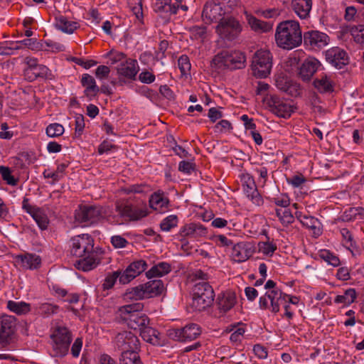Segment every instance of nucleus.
<instances>
[{
  "label": "nucleus",
  "mask_w": 364,
  "mask_h": 364,
  "mask_svg": "<svg viewBox=\"0 0 364 364\" xmlns=\"http://www.w3.org/2000/svg\"><path fill=\"white\" fill-rule=\"evenodd\" d=\"M292 9L296 15L301 19L309 16L312 8V0H293Z\"/></svg>",
  "instance_id": "nucleus-36"
},
{
  "label": "nucleus",
  "mask_w": 364,
  "mask_h": 364,
  "mask_svg": "<svg viewBox=\"0 0 364 364\" xmlns=\"http://www.w3.org/2000/svg\"><path fill=\"white\" fill-rule=\"evenodd\" d=\"M36 314L43 316H48L57 312L58 307L49 303H38L34 306Z\"/></svg>",
  "instance_id": "nucleus-46"
},
{
  "label": "nucleus",
  "mask_w": 364,
  "mask_h": 364,
  "mask_svg": "<svg viewBox=\"0 0 364 364\" xmlns=\"http://www.w3.org/2000/svg\"><path fill=\"white\" fill-rule=\"evenodd\" d=\"M357 294L355 289L350 288L345 291L343 295H338L334 299L336 304H342L344 306H348L353 304L356 299Z\"/></svg>",
  "instance_id": "nucleus-42"
},
{
  "label": "nucleus",
  "mask_w": 364,
  "mask_h": 364,
  "mask_svg": "<svg viewBox=\"0 0 364 364\" xmlns=\"http://www.w3.org/2000/svg\"><path fill=\"white\" fill-rule=\"evenodd\" d=\"M319 257L328 264L333 267H339L341 261L339 257L328 250H321L318 252Z\"/></svg>",
  "instance_id": "nucleus-47"
},
{
  "label": "nucleus",
  "mask_w": 364,
  "mask_h": 364,
  "mask_svg": "<svg viewBox=\"0 0 364 364\" xmlns=\"http://www.w3.org/2000/svg\"><path fill=\"white\" fill-rule=\"evenodd\" d=\"M143 307L141 303L124 305L119 309V314L130 328L141 331L149 324V317L142 312Z\"/></svg>",
  "instance_id": "nucleus-4"
},
{
  "label": "nucleus",
  "mask_w": 364,
  "mask_h": 364,
  "mask_svg": "<svg viewBox=\"0 0 364 364\" xmlns=\"http://www.w3.org/2000/svg\"><path fill=\"white\" fill-rule=\"evenodd\" d=\"M237 302L236 294L231 291H226L219 294L216 298L215 304L220 312L227 313Z\"/></svg>",
  "instance_id": "nucleus-27"
},
{
  "label": "nucleus",
  "mask_w": 364,
  "mask_h": 364,
  "mask_svg": "<svg viewBox=\"0 0 364 364\" xmlns=\"http://www.w3.org/2000/svg\"><path fill=\"white\" fill-rule=\"evenodd\" d=\"M139 70V67L137 60L127 58L119 65L117 71L120 76H123L129 80H135Z\"/></svg>",
  "instance_id": "nucleus-29"
},
{
  "label": "nucleus",
  "mask_w": 364,
  "mask_h": 364,
  "mask_svg": "<svg viewBox=\"0 0 364 364\" xmlns=\"http://www.w3.org/2000/svg\"><path fill=\"white\" fill-rule=\"evenodd\" d=\"M114 210L116 214L109 215L108 220L115 225H121L127 221H137L148 215L145 204L133 203L130 199L117 201Z\"/></svg>",
  "instance_id": "nucleus-2"
},
{
  "label": "nucleus",
  "mask_w": 364,
  "mask_h": 364,
  "mask_svg": "<svg viewBox=\"0 0 364 364\" xmlns=\"http://www.w3.org/2000/svg\"><path fill=\"white\" fill-rule=\"evenodd\" d=\"M246 57L244 53L236 50H223L215 55L212 60L217 69H241L245 66Z\"/></svg>",
  "instance_id": "nucleus-5"
},
{
  "label": "nucleus",
  "mask_w": 364,
  "mask_h": 364,
  "mask_svg": "<svg viewBox=\"0 0 364 364\" xmlns=\"http://www.w3.org/2000/svg\"><path fill=\"white\" fill-rule=\"evenodd\" d=\"M195 169L194 164L187 161H181L178 164V171L186 173L191 174Z\"/></svg>",
  "instance_id": "nucleus-64"
},
{
  "label": "nucleus",
  "mask_w": 364,
  "mask_h": 364,
  "mask_svg": "<svg viewBox=\"0 0 364 364\" xmlns=\"http://www.w3.org/2000/svg\"><path fill=\"white\" fill-rule=\"evenodd\" d=\"M12 216L7 205L0 198V220L9 222Z\"/></svg>",
  "instance_id": "nucleus-60"
},
{
  "label": "nucleus",
  "mask_w": 364,
  "mask_h": 364,
  "mask_svg": "<svg viewBox=\"0 0 364 364\" xmlns=\"http://www.w3.org/2000/svg\"><path fill=\"white\" fill-rule=\"evenodd\" d=\"M64 131L65 129L62 124L53 123L46 127V132L49 137H58L64 133Z\"/></svg>",
  "instance_id": "nucleus-54"
},
{
  "label": "nucleus",
  "mask_w": 364,
  "mask_h": 364,
  "mask_svg": "<svg viewBox=\"0 0 364 364\" xmlns=\"http://www.w3.org/2000/svg\"><path fill=\"white\" fill-rule=\"evenodd\" d=\"M106 58L109 59V61L111 65H114L117 63H120V64L122 62H124L126 59H127L126 55L119 51L117 50H110L106 54Z\"/></svg>",
  "instance_id": "nucleus-55"
},
{
  "label": "nucleus",
  "mask_w": 364,
  "mask_h": 364,
  "mask_svg": "<svg viewBox=\"0 0 364 364\" xmlns=\"http://www.w3.org/2000/svg\"><path fill=\"white\" fill-rule=\"evenodd\" d=\"M139 333L141 337L144 341L153 346H162L164 343V340L161 338V334L159 331L149 325L141 330Z\"/></svg>",
  "instance_id": "nucleus-35"
},
{
  "label": "nucleus",
  "mask_w": 364,
  "mask_h": 364,
  "mask_svg": "<svg viewBox=\"0 0 364 364\" xmlns=\"http://www.w3.org/2000/svg\"><path fill=\"white\" fill-rule=\"evenodd\" d=\"M34 72L37 75V77H41L46 79H51L52 73L49 68L43 65H38L35 68Z\"/></svg>",
  "instance_id": "nucleus-62"
},
{
  "label": "nucleus",
  "mask_w": 364,
  "mask_h": 364,
  "mask_svg": "<svg viewBox=\"0 0 364 364\" xmlns=\"http://www.w3.org/2000/svg\"><path fill=\"white\" fill-rule=\"evenodd\" d=\"M314 87L320 93H331L334 90V82L331 75L321 73L314 80Z\"/></svg>",
  "instance_id": "nucleus-34"
},
{
  "label": "nucleus",
  "mask_w": 364,
  "mask_h": 364,
  "mask_svg": "<svg viewBox=\"0 0 364 364\" xmlns=\"http://www.w3.org/2000/svg\"><path fill=\"white\" fill-rule=\"evenodd\" d=\"M121 272L116 271L112 273H109L105 277L103 280L102 287L103 290H109L112 289L115 284L117 279H119V277L121 276Z\"/></svg>",
  "instance_id": "nucleus-52"
},
{
  "label": "nucleus",
  "mask_w": 364,
  "mask_h": 364,
  "mask_svg": "<svg viewBox=\"0 0 364 364\" xmlns=\"http://www.w3.org/2000/svg\"><path fill=\"white\" fill-rule=\"evenodd\" d=\"M178 66L182 75H188L191 68L188 57L186 55H181L178 60Z\"/></svg>",
  "instance_id": "nucleus-56"
},
{
  "label": "nucleus",
  "mask_w": 364,
  "mask_h": 364,
  "mask_svg": "<svg viewBox=\"0 0 364 364\" xmlns=\"http://www.w3.org/2000/svg\"><path fill=\"white\" fill-rule=\"evenodd\" d=\"M0 174L2 179L10 186H16L18 183V180L14 178L11 174V169L4 166H0Z\"/></svg>",
  "instance_id": "nucleus-53"
},
{
  "label": "nucleus",
  "mask_w": 364,
  "mask_h": 364,
  "mask_svg": "<svg viewBox=\"0 0 364 364\" xmlns=\"http://www.w3.org/2000/svg\"><path fill=\"white\" fill-rule=\"evenodd\" d=\"M277 46L282 48L291 50L302 42L301 31L296 21H285L278 24L275 32Z\"/></svg>",
  "instance_id": "nucleus-3"
},
{
  "label": "nucleus",
  "mask_w": 364,
  "mask_h": 364,
  "mask_svg": "<svg viewBox=\"0 0 364 364\" xmlns=\"http://www.w3.org/2000/svg\"><path fill=\"white\" fill-rule=\"evenodd\" d=\"M55 26L57 29L69 34L73 33L79 26L77 22L69 21L62 15L55 17Z\"/></svg>",
  "instance_id": "nucleus-38"
},
{
  "label": "nucleus",
  "mask_w": 364,
  "mask_h": 364,
  "mask_svg": "<svg viewBox=\"0 0 364 364\" xmlns=\"http://www.w3.org/2000/svg\"><path fill=\"white\" fill-rule=\"evenodd\" d=\"M225 11L220 4L208 2L205 4L202 18L205 23L210 24L213 22L221 21L225 18Z\"/></svg>",
  "instance_id": "nucleus-20"
},
{
  "label": "nucleus",
  "mask_w": 364,
  "mask_h": 364,
  "mask_svg": "<svg viewBox=\"0 0 364 364\" xmlns=\"http://www.w3.org/2000/svg\"><path fill=\"white\" fill-rule=\"evenodd\" d=\"M103 217L104 212L102 208L96 205H80L75 212L76 222L83 226L97 223Z\"/></svg>",
  "instance_id": "nucleus-10"
},
{
  "label": "nucleus",
  "mask_w": 364,
  "mask_h": 364,
  "mask_svg": "<svg viewBox=\"0 0 364 364\" xmlns=\"http://www.w3.org/2000/svg\"><path fill=\"white\" fill-rule=\"evenodd\" d=\"M240 178L243 192L248 199L256 205H262L264 200L259 193L254 177L249 173H242Z\"/></svg>",
  "instance_id": "nucleus-14"
},
{
  "label": "nucleus",
  "mask_w": 364,
  "mask_h": 364,
  "mask_svg": "<svg viewBox=\"0 0 364 364\" xmlns=\"http://www.w3.org/2000/svg\"><path fill=\"white\" fill-rule=\"evenodd\" d=\"M230 249V257L233 262L237 263L247 261L254 252L252 245L247 242L233 244Z\"/></svg>",
  "instance_id": "nucleus-24"
},
{
  "label": "nucleus",
  "mask_w": 364,
  "mask_h": 364,
  "mask_svg": "<svg viewBox=\"0 0 364 364\" xmlns=\"http://www.w3.org/2000/svg\"><path fill=\"white\" fill-rule=\"evenodd\" d=\"M272 68V55L268 50H259L252 57L251 69L252 74L257 78H266Z\"/></svg>",
  "instance_id": "nucleus-9"
},
{
  "label": "nucleus",
  "mask_w": 364,
  "mask_h": 364,
  "mask_svg": "<svg viewBox=\"0 0 364 364\" xmlns=\"http://www.w3.org/2000/svg\"><path fill=\"white\" fill-rule=\"evenodd\" d=\"M67 167L68 165L60 164L57 166L55 171H50L49 169H46L43 173V177L45 178H52L53 181L50 182V184L53 185L63 177V173Z\"/></svg>",
  "instance_id": "nucleus-43"
},
{
  "label": "nucleus",
  "mask_w": 364,
  "mask_h": 364,
  "mask_svg": "<svg viewBox=\"0 0 364 364\" xmlns=\"http://www.w3.org/2000/svg\"><path fill=\"white\" fill-rule=\"evenodd\" d=\"M52 356L63 358L68 355L72 342V333L65 326H57L50 335Z\"/></svg>",
  "instance_id": "nucleus-6"
},
{
  "label": "nucleus",
  "mask_w": 364,
  "mask_h": 364,
  "mask_svg": "<svg viewBox=\"0 0 364 364\" xmlns=\"http://www.w3.org/2000/svg\"><path fill=\"white\" fill-rule=\"evenodd\" d=\"M149 202L150 207L159 213H165L168 210L170 201L163 191L159 190L153 193Z\"/></svg>",
  "instance_id": "nucleus-28"
},
{
  "label": "nucleus",
  "mask_w": 364,
  "mask_h": 364,
  "mask_svg": "<svg viewBox=\"0 0 364 364\" xmlns=\"http://www.w3.org/2000/svg\"><path fill=\"white\" fill-rule=\"evenodd\" d=\"M276 215L284 226H288L294 221V217L289 209H277Z\"/></svg>",
  "instance_id": "nucleus-50"
},
{
  "label": "nucleus",
  "mask_w": 364,
  "mask_h": 364,
  "mask_svg": "<svg viewBox=\"0 0 364 364\" xmlns=\"http://www.w3.org/2000/svg\"><path fill=\"white\" fill-rule=\"evenodd\" d=\"M156 77L151 72L144 70L139 75V80L144 84H151L155 81Z\"/></svg>",
  "instance_id": "nucleus-61"
},
{
  "label": "nucleus",
  "mask_w": 364,
  "mask_h": 364,
  "mask_svg": "<svg viewBox=\"0 0 364 364\" xmlns=\"http://www.w3.org/2000/svg\"><path fill=\"white\" fill-rule=\"evenodd\" d=\"M146 186L144 184H132L122 188V191L126 194L142 193L146 192Z\"/></svg>",
  "instance_id": "nucleus-58"
},
{
  "label": "nucleus",
  "mask_w": 364,
  "mask_h": 364,
  "mask_svg": "<svg viewBox=\"0 0 364 364\" xmlns=\"http://www.w3.org/2000/svg\"><path fill=\"white\" fill-rule=\"evenodd\" d=\"M117 347L125 352L126 350H136L139 347V340L136 336L130 331H122L115 337Z\"/></svg>",
  "instance_id": "nucleus-23"
},
{
  "label": "nucleus",
  "mask_w": 364,
  "mask_h": 364,
  "mask_svg": "<svg viewBox=\"0 0 364 364\" xmlns=\"http://www.w3.org/2000/svg\"><path fill=\"white\" fill-rule=\"evenodd\" d=\"M244 15L250 28L256 33H267L272 29L270 23L259 20L247 11H245Z\"/></svg>",
  "instance_id": "nucleus-33"
},
{
  "label": "nucleus",
  "mask_w": 364,
  "mask_h": 364,
  "mask_svg": "<svg viewBox=\"0 0 364 364\" xmlns=\"http://www.w3.org/2000/svg\"><path fill=\"white\" fill-rule=\"evenodd\" d=\"M202 333L200 325L188 323L181 328H172L168 331L169 338L181 343H188L197 339Z\"/></svg>",
  "instance_id": "nucleus-11"
},
{
  "label": "nucleus",
  "mask_w": 364,
  "mask_h": 364,
  "mask_svg": "<svg viewBox=\"0 0 364 364\" xmlns=\"http://www.w3.org/2000/svg\"><path fill=\"white\" fill-rule=\"evenodd\" d=\"M326 59L331 65L338 69L347 65L349 60L347 53L338 47L326 50Z\"/></svg>",
  "instance_id": "nucleus-26"
},
{
  "label": "nucleus",
  "mask_w": 364,
  "mask_h": 364,
  "mask_svg": "<svg viewBox=\"0 0 364 364\" xmlns=\"http://www.w3.org/2000/svg\"><path fill=\"white\" fill-rule=\"evenodd\" d=\"M178 218L176 215H170L164 218L160 223V228L163 232H169L177 227Z\"/></svg>",
  "instance_id": "nucleus-49"
},
{
  "label": "nucleus",
  "mask_w": 364,
  "mask_h": 364,
  "mask_svg": "<svg viewBox=\"0 0 364 364\" xmlns=\"http://www.w3.org/2000/svg\"><path fill=\"white\" fill-rule=\"evenodd\" d=\"M275 85L279 90L291 97H296L301 92L299 84L290 80L282 73L276 75Z\"/></svg>",
  "instance_id": "nucleus-25"
},
{
  "label": "nucleus",
  "mask_w": 364,
  "mask_h": 364,
  "mask_svg": "<svg viewBox=\"0 0 364 364\" xmlns=\"http://www.w3.org/2000/svg\"><path fill=\"white\" fill-rule=\"evenodd\" d=\"M171 271V266L168 262H160L152 266L147 272L146 277L148 279L161 277L168 274Z\"/></svg>",
  "instance_id": "nucleus-37"
},
{
  "label": "nucleus",
  "mask_w": 364,
  "mask_h": 364,
  "mask_svg": "<svg viewBox=\"0 0 364 364\" xmlns=\"http://www.w3.org/2000/svg\"><path fill=\"white\" fill-rule=\"evenodd\" d=\"M16 318L14 316L3 314L0 316V341L8 343L16 330Z\"/></svg>",
  "instance_id": "nucleus-22"
},
{
  "label": "nucleus",
  "mask_w": 364,
  "mask_h": 364,
  "mask_svg": "<svg viewBox=\"0 0 364 364\" xmlns=\"http://www.w3.org/2000/svg\"><path fill=\"white\" fill-rule=\"evenodd\" d=\"M328 36L318 31H309L304 33V43L311 50H320L327 46Z\"/></svg>",
  "instance_id": "nucleus-19"
},
{
  "label": "nucleus",
  "mask_w": 364,
  "mask_h": 364,
  "mask_svg": "<svg viewBox=\"0 0 364 364\" xmlns=\"http://www.w3.org/2000/svg\"><path fill=\"white\" fill-rule=\"evenodd\" d=\"M321 66L320 62L315 58L309 57L301 64L299 69L300 77L304 81H308Z\"/></svg>",
  "instance_id": "nucleus-30"
},
{
  "label": "nucleus",
  "mask_w": 364,
  "mask_h": 364,
  "mask_svg": "<svg viewBox=\"0 0 364 364\" xmlns=\"http://www.w3.org/2000/svg\"><path fill=\"white\" fill-rule=\"evenodd\" d=\"M22 209L33 218L41 230L48 229L50 221L48 215L41 208L31 204L29 198L25 197L22 201Z\"/></svg>",
  "instance_id": "nucleus-16"
},
{
  "label": "nucleus",
  "mask_w": 364,
  "mask_h": 364,
  "mask_svg": "<svg viewBox=\"0 0 364 364\" xmlns=\"http://www.w3.org/2000/svg\"><path fill=\"white\" fill-rule=\"evenodd\" d=\"M341 220L343 222L364 220V208L358 206L347 208L341 215Z\"/></svg>",
  "instance_id": "nucleus-39"
},
{
  "label": "nucleus",
  "mask_w": 364,
  "mask_h": 364,
  "mask_svg": "<svg viewBox=\"0 0 364 364\" xmlns=\"http://www.w3.org/2000/svg\"><path fill=\"white\" fill-rule=\"evenodd\" d=\"M93 248L94 240L87 234L76 235L70 240L69 252L77 259L75 262L76 269L89 272L98 266L101 259Z\"/></svg>",
  "instance_id": "nucleus-1"
},
{
  "label": "nucleus",
  "mask_w": 364,
  "mask_h": 364,
  "mask_svg": "<svg viewBox=\"0 0 364 364\" xmlns=\"http://www.w3.org/2000/svg\"><path fill=\"white\" fill-rule=\"evenodd\" d=\"M119 364H143L136 350L122 352Z\"/></svg>",
  "instance_id": "nucleus-44"
},
{
  "label": "nucleus",
  "mask_w": 364,
  "mask_h": 364,
  "mask_svg": "<svg viewBox=\"0 0 364 364\" xmlns=\"http://www.w3.org/2000/svg\"><path fill=\"white\" fill-rule=\"evenodd\" d=\"M230 331H232L230 337L231 342L235 343H240L243 338L244 333L246 331L245 325L242 323H238L231 326Z\"/></svg>",
  "instance_id": "nucleus-45"
},
{
  "label": "nucleus",
  "mask_w": 364,
  "mask_h": 364,
  "mask_svg": "<svg viewBox=\"0 0 364 364\" xmlns=\"http://www.w3.org/2000/svg\"><path fill=\"white\" fill-rule=\"evenodd\" d=\"M267 105L271 112L278 117L288 119L294 112V106L277 95H272L267 98Z\"/></svg>",
  "instance_id": "nucleus-13"
},
{
  "label": "nucleus",
  "mask_w": 364,
  "mask_h": 364,
  "mask_svg": "<svg viewBox=\"0 0 364 364\" xmlns=\"http://www.w3.org/2000/svg\"><path fill=\"white\" fill-rule=\"evenodd\" d=\"M153 9L156 13L171 16L177 14L179 9L187 11L188 7L185 0H156Z\"/></svg>",
  "instance_id": "nucleus-17"
},
{
  "label": "nucleus",
  "mask_w": 364,
  "mask_h": 364,
  "mask_svg": "<svg viewBox=\"0 0 364 364\" xmlns=\"http://www.w3.org/2000/svg\"><path fill=\"white\" fill-rule=\"evenodd\" d=\"M255 171L258 174L257 183L259 187L263 188L268 180V169L265 166H260L255 168Z\"/></svg>",
  "instance_id": "nucleus-57"
},
{
  "label": "nucleus",
  "mask_w": 364,
  "mask_h": 364,
  "mask_svg": "<svg viewBox=\"0 0 364 364\" xmlns=\"http://www.w3.org/2000/svg\"><path fill=\"white\" fill-rule=\"evenodd\" d=\"M118 147L108 141L107 140H104L97 148V152L100 155H102L104 154H109L112 150H117Z\"/></svg>",
  "instance_id": "nucleus-59"
},
{
  "label": "nucleus",
  "mask_w": 364,
  "mask_h": 364,
  "mask_svg": "<svg viewBox=\"0 0 364 364\" xmlns=\"http://www.w3.org/2000/svg\"><path fill=\"white\" fill-rule=\"evenodd\" d=\"M300 222L304 226L311 229L314 236L318 237L321 235V224L316 218L310 215H304L303 218H300Z\"/></svg>",
  "instance_id": "nucleus-40"
},
{
  "label": "nucleus",
  "mask_w": 364,
  "mask_h": 364,
  "mask_svg": "<svg viewBox=\"0 0 364 364\" xmlns=\"http://www.w3.org/2000/svg\"><path fill=\"white\" fill-rule=\"evenodd\" d=\"M81 85L85 87L84 95L89 100H93L100 92V87L97 85L95 78L85 73L82 75Z\"/></svg>",
  "instance_id": "nucleus-32"
},
{
  "label": "nucleus",
  "mask_w": 364,
  "mask_h": 364,
  "mask_svg": "<svg viewBox=\"0 0 364 364\" xmlns=\"http://www.w3.org/2000/svg\"><path fill=\"white\" fill-rule=\"evenodd\" d=\"M7 308L9 311L18 314L25 315L31 311V304L25 301H9Z\"/></svg>",
  "instance_id": "nucleus-41"
},
{
  "label": "nucleus",
  "mask_w": 364,
  "mask_h": 364,
  "mask_svg": "<svg viewBox=\"0 0 364 364\" xmlns=\"http://www.w3.org/2000/svg\"><path fill=\"white\" fill-rule=\"evenodd\" d=\"M277 245L272 242H260L258 244L259 252L267 257H272L277 250Z\"/></svg>",
  "instance_id": "nucleus-51"
},
{
  "label": "nucleus",
  "mask_w": 364,
  "mask_h": 364,
  "mask_svg": "<svg viewBox=\"0 0 364 364\" xmlns=\"http://www.w3.org/2000/svg\"><path fill=\"white\" fill-rule=\"evenodd\" d=\"M164 289V282L160 279H154L128 289L124 297L126 299L141 300L160 295Z\"/></svg>",
  "instance_id": "nucleus-7"
},
{
  "label": "nucleus",
  "mask_w": 364,
  "mask_h": 364,
  "mask_svg": "<svg viewBox=\"0 0 364 364\" xmlns=\"http://www.w3.org/2000/svg\"><path fill=\"white\" fill-rule=\"evenodd\" d=\"M14 265L23 269H37L41 267V258L40 256L25 252L13 257Z\"/></svg>",
  "instance_id": "nucleus-21"
},
{
  "label": "nucleus",
  "mask_w": 364,
  "mask_h": 364,
  "mask_svg": "<svg viewBox=\"0 0 364 364\" xmlns=\"http://www.w3.org/2000/svg\"><path fill=\"white\" fill-rule=\"evenodd\" d=\"M266 296L270 301V310L273 313L279 312L280 306L287 304V294L282 292V290L267 291Z\"/></svg>",
  "instance_id": "nucleus-31"
},
{
  "label": "nucleus",
  "mask_w": 364,
  "mask_h": 364,
  "mask_svg": "<svg viewBox=\"0 0 364 364\" xmlns=\"http://www.w3.org/2000/svg\"><path fill=\"white\" fill-rule=\"evenodd\" d=\"M148 267L146 260L139 259L132 262L119 277V282L123 284L129 283Z\"/></svg>",
  "instance_id": "nucleus-18"
},
{
  "label": "nucleus",
  "mask_w": 364,
  "mask_h": 364,
  "mask_svg": "<svg viewBox=\"0 0 364 364\" xmlns=\"http://www.w3.org/2000/svg\"><path fill=\"white\" fill-rule=\"evenodd\" d=\"M242 31V26L233 17L223 19L216 26V32L221 38L232 41L237 39Z\"/></svg>",
  "instance_id": "nucleus-12"
},
{
  "label": "nucleus",
  "mask_w": 364,
  "mask_h": 364,
  "mask_svg": "<svg viewBox=\"0 0 364 364\" xmlns=\"http://www.w3.org/2000/svg\"><path fill=\"white\" fill-rule=\"evenodd\" d=\"M192 306L196 311H203L213 303L215 292L212 286L207 282L195 284L192 289Z\"/></svg>",
  "instance_id": "nucleus-8"
},
{
  "label": "nucleus",
  "mask_w": 364,
  "mask_h": 364,
  "mask_svg": "<svg viewBox=\"0 0 364 364\" xmlns=\"http://www.w3.org/2000/svg\"><path fill=\"white\" fill-rule=\"evenodd\" d=\"M191 37L194 39L202 38L206 33V28L204 26H193L190 28Z\"/></svg>",
  "instance_id": "nucleus-63"
},
{
  "label": "nucleus",
  "mask_w": 364,
  "mask_h": 364,
  "mask_svg": "<svg viewBox=\"0 0 364 364\" xmlns=\"http://www.w3.org/2000/svg\"><path fill=\"white\" fill-rule=\"evenodd\" d=\"M142 1L143 0L127 1V6L129 9L136 16V19L141 23L143 22L144 19Z\"/></svg>",
  "instance_id": "nucleus-48"
},
{
  "label": "nucleus",
  "mask_w": 364,
  "mask_h": 364,
  "mask_svg": "<svg viewBox=\"0 0 364 364\" xmlns=\"http://www.w3.org/2000/svg\"><path fill=\"white\" fill-rule=\"evenodd\" d=\"M207 235L208 229L199 223H186L181 228L178 233L183 245L188 243V238L198 240L206 237Z\"/></svg>",
  "instance_id": "nucleus-15"
}]
</instances>
